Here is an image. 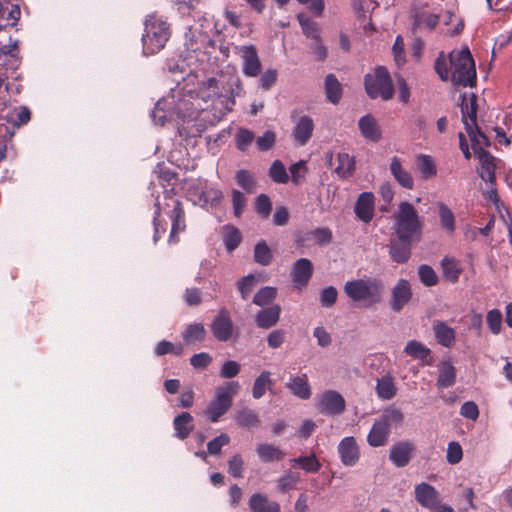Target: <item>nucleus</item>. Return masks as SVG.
Returning a JSON list of instances; mask_svg holds the SVG:
<instances>
[{"label": "nucleus", "instance_id": "20", "mask_svg": "<svg viewBox=\"0 0 512 512\" xmlns=\"http://www.w3.org/2000/svg\"><path fill=\"white\" fill-rule=\"evenodd\" d=\"M341 462L345 466H354L359 460V448L354 437H345L338 445Z\"/></svg>", "mask_w": 512, "mask_h": 512}, {"label": "nucleus", "instance_id": "12", "mask_svg": "<svg viewBox=\"0 0 512 512\" xmlns=\"http://www.w3.org/2000/svg\"><path fill=\"white\" fill-rule=\"evenodd\" d=\"M213 336L221 342L228 341L234 332V325L227 309L222 308L211 323Z\"/></svg>", "mask_w": 512, "mask_h": 512}, {"label": "nucleus", "instance_id": "56", "mask_svg": "<svg viewBox=\"0 0 512 512\" xmlns=\"http://www.w3.org/2000/svg\"><path fill=\"white\" fill-rule=\"evenodd\" d=\"M442 268L444 276L447 279L455 282L459 278L461 269L459 267L458 262L455 259L448 257L444 258L442 260Z\"/></svg>", "mask_w": 512, "mask_h": 512}, {"label": "nucleus", "instance_id": "15", "mask_svg": "<svg viewBox=\"0 0 512 512\" xmlns=\"http://www.w3.org/2000/svg\"><path fill=\"white\" fill-rule=\"evenodd\" d=\"M3 118L9 125H11V130L7 127V133H9L10 136H13L16 129L30 121L31 112L26 106H16L8 109Z\"/></svg>", "mask_w": 512, "mask_h": 512}, {"label": "nucleus", "instance_id": "46", "mask_svg": "<svg viewBox=\"0 0 512 512\" xmlns=\"http://www.w3.org/2000/svg\"><path fill=\"white\" fill-rule=\"evenodd\" d=\"M404 352L407 355L423 362H426L430 356V349L416 340L409 341L405 346Z\"/></svg>", "mask_w": 512, "mask_h": 512}, {"label": "nucleus", "instance_id": "52", "mask_svg": "<svg viewBox=\"0 0 512 512\" xmlns=\"http://www.w3.org/2000/svg\"><path fill=\"white\" fill-rule=\"evenodd\" d=\"M254 133L246 128H240L235 135V144L238 150L245 152L254 141Z\"/></svg>", "mask_w": 512, "mask_h": 512}, {"label": "nucleus", "instance_id": "5", "mask_svg": "<svg viewBox=\"0 0 512 512\" xmlns=\"http://www.w3.org/2000/svg\"><path fill=\"white\" fill-rule=\"evenodd\" d=\"M240 385L237 381L225 382L215 390L214 398L208 403L203 414L207 419L216 423L225 415L233 404V398L238 393Z\"/></svg>", "mask_w": 512, "mask_h": 512}, {"label": "nucleus", "instance_id": "1", "mask_svg": "<svg viewBox=\"0 0 512 512\" xmlns=\"http://www.w3.org/2000/svg\"><path fill=\"white\" fill-rule=\"evenodd\" d=\"M240 81L231 77L209 78L198 94L191 90L171 89L155 104L151 117L156 125L176 126L180 135L199 136L208 126L218 123L235 105V88Z\"/></svg>", "mask_w": 512, "mask_h": 512}, {"label": "nucleus", "instance_id": "11", "mask_svg": "<svg viewBox=\"0 0 512 512\" xmlns=\"http://www.w3.org/2000/svg\"><path fill=\"white\" fill-rule=\"evenodd\" d=\"M345 407V399L335 390H326L318 396V409L322 414L338 415L345 410Z\"/></svg>", "mask_w": 512, "mask_h": 512}, {"label": "nucleus", "instance_id": "41", "mask_svg": "<svg viewBox=\"0 0 512 512\" xmlns=\"http://www.w3.org/2000/svg\"><path fill=\"white\" fill-rule=\"evenodd\" d=\"M256 452L260 460L266 463L278 461L284 456V453L279 447L266 443L259 444L256 448Z\"/></svg>", "mask_w": 512, "mask_h": 512}, {"label": "nucleus", "instance_id": "10", "mask_svg": "<svg viewBox=\"0 0 512 512\" xmlns=\"http://www.w3.org/2000/svg\"><path fill=\"white\" fill-rule=\"evenodd\" d=\"M236 53L242 61V72L248 77H256L261 72V61L254 45L237 46Z\"/></svg>", "mask_w": 512, "mask_h": 512}, {"label": "nucleus", "instance_id": "45", "mask_svg": "<svg viewBox=\"0 0 512 512\" xmlns=\"http://www.w3.org/2000/svg\"><path fill=\"white\" fill-rule=\"evenodd\" d=\"M205 328L200 323H194L187 326L185 331L182 333L183 340L187 345L201 342L205 338Z\"/></svg>", "mask_w": 512, "mask_h": 512}, {"label": "nucleus", "instance_id": "36", "mask_svg": "<svg viewBox=\"0 0 512 512\" xmlns=\"http://www.w3.org/2000/svg\"><path fill=\"white\" fill-rule=\"evenodd\" d=\"M301 477L298 472L286 470L282 476L276 480V491L280 494H285L297 488Z\"/></svg>", "mask_w": 512, "mask_h": 512}, {"label": "nucleus", "instance_id": "59", "mask_svg": "<svg viewBox=\"0 0 512 512\" xmlns=\"http://www.w3.org/2000/svg\"><path fill=\"white\" fill-rule=\"evenodd\" d=\"M207 187V183L204 181H195L191 183L187 189V197L190 201L195 205L201 204L203 202L202 195L200 196V192H204Z\"/></svg>", "mask_w": 512, "mask_h": 512}, {"label": "nucleus", "instance_id": "9", "mask_svg": "<svg viewBox=\"0 0 512 512\" xmlns=\"http://www.w3.org/2000/svg\"><path fill=\"white\" fill-rule=\"evenodd\" d=\"M166 206L172 208L167 212L171 220V231L168 238V244L175 245L179 241L177 235L183 232L186 228L184 210L181 203L173 197H169V202L166 203Z\"/></svg>", "mask_w": 512, "mask_h": 512}, {"label": "nucleus", "instance_id": "51", "mask_svg": "<svg viewBox=\"0 0 512 512\" xmlns=\"http://www.w3.org/2000/svg\"><path fill=\"white\" fill-rule=\"evenodd\" d=\"M277 291L274 287H263L254 296L253 303L257 306H266L274 301L276 298Z\"/></svg>", "mask_w": 512, "mask_h": 512}, {"label": "nucleus", "instance_id": "2", "mask_svg": "<svg viewBox=\"0 0 512 512\" xmlns=\"http://www.w3.org/2000/svg\"><path fill=\"white\" fill-rule=\"evenodd\" d=\"M384 289L382 280L375 277L353 279L344 285L347 297L365 308L379 304L382 301Z\"/></svg>", "mask_w": 512, "mask_h": 512}, {"label": "nucleus", "instance_id": "13", "mask_svg": "<svg viewBox=\"0 0 512 512\" xmlns=\"http://www.w3.org/2000/svg\"><path fill=\"white\" fill-rule=\"evenodd\" d=\"M412 298V289L406 279H400L392 288L390 307L394 312H400Z\"/></svg>", "mask_w": 512, "mask_h": 512}, {"label": "nucleus", "instance_id": "14", "mask_svg": "<svg viewBox=\"0 0 512 512\" xmlns=\"http://www.w3.org/2000/svg\"><path fill=\"white\" fill-rule=\"evenodd\" d=\"M166 69L172 78V81L177 84L175 89H180L179 84L184 81L186 77H189L194 69L190 66L186 59L182 57L168 59L166 63ZM181 90H183L181 88ZM185 93L184 91H182Z\"/></svg>", "mask_w": 512, "mask_h": 512}, {"label": "nucleus", "instance_id": "33", "mask_svg": "<svg viewBox=\"0 0 512 512\" xmlns=\"http://www.w3.org/2000/svg\"><path fill=\"white\" fill-rule=\"evenodd\" d=\"M439 15L430 13L426 10H419L414 14L413 32L416 34L419 30L426 29L432 31L439 23Z\"/></svg>", "mask_w": 512, "mask_h": 512}, {"label": "nucleus", "instance_id": "61", "mask_svg": "<svg viewBox=\"0 0 512 512\" xmlns=\"http://www.w3.org/2000/svg\"><path fill=\"white\" fill-rule=\"evenodd\" d=\"M486 322L490 331L497 335L501 331L502 326V313L498 309H492L488 311L486 316Z\"/></svg>", "mask_w": 512, "mask_h": 512}, {"label": "nucleus", "instance_id": "7", "mask_svg": "<svg viewBox=\"0 0 512 512\" xmlns=\"http://www.w3.org/2000/svg\"><path fill=\"white\" fill-rule=\"evenodd\" d=\"M460 107L462 114V122L473 145H488L487 137L479 130L476 123V96L473 93L470 95H462Z\"/></svg>", "mask_w": 512, "mask_h": 512}, {"label": "nucleus", "instance_id": "60", "mask_svg": "<svg viewBox=\"0 0 512 512\" xmlns=\"http://www.w3.org/2000/svg\"><path fill=\"white\" fill-rule=\"evenodd\" d=\"M418 275L420 278V281L425 286H434L438 282V276L436 275L435 271L432 269V267L428 265H420L418 268Z\"/></svg>", "mask_w": 512, "mask_h": 512}, {"label": "nucleus", "instance_id": "8", "mask_svg": "<svg viewBox=\"0 0 512 512\" xmlns=\"http://www.w3.org/2000/svg\"><path fill=\"white\" fill-rule=\"evenodd\" d=\"M365 89L367 94L375 99L381 97L383 100L392 98L394 89L388 70L379 66L375 69L374 74L365 76Z\"/></svg>", "mask_w": 512, "mask_h": 512}, {"label": "nucleus", "instance_id": "22", "mask_svg": "<svg viewBox=\"0 0 512 512\" xmlns=\"http://www.w3.org/2000/svg\"><path fill=\"white\" fill-rule=\"evenodd\" d=\"M313 273L312 262L307 258L298 259L291 270V276L294 284L298 288L307 285Z\"/></svg>", "mask_w": 512, "mask_h": 512}, {"label": "nucleus", "instance_id": "17", "mask_svg": "<svg viewBox=\"0 0 512 512\" xmlns=\"http://www.w3.org/2000/svg\"><path fill=\"white\" fill-rule=\"evenodd\" d=\"M20 64L16 43L0 44V72L7 77L9 71H15Z\"/></svg>", "mask_w": 512, "mask_h": 512}, {"label": "nucleus", "instance_id": "50", "mask_svg": "<svg viewBox=\"0 0 512 512\" xmlns=\"http://www.w3.org/2000/svg\"><path fill=\"white\" fill-rule=\"evenodd\" d=\"M254 259L255 261L263 266H267L271 263L272 252L265 241H260L254 248Z\"/></svg>", "mask_w": 512, "mask_h": 512}, {"label": "nucleus", "instance_id": "16", "mask_svg": "<svg viewBox=\"0 0 512 512\" xmlns=\"http://www.w3.org/2000/svg\"><path fill=\"white\" fill-rule=\"evenodd\" d=\"M358 128L363 138L371 142H379L382 139V130L377 119L366 114L358 120Z\"/></svg>", "mask_w": 512, "mask_h": 512}, {"label": "nucleus", "instance_id": "43", "mask_svg": "<svg viewBox=\"0 0 512 512\" xmlns=\"http://www.w3.org/2000/svg\"><path fill=\"white\" fill-rule=\"evenodd\" d=\"M437 207L439 221L442 229L449 234L453 233L456 228L454 213L446 204L442 202L438 203Z\"/></svg>", "mask_w": 512, "mask_h": 512}, {"label": "nucleus", "instance_id": "44", "mask_svg": "<svg viewBox=\"0 0 512 512\" xmlns=\"http://www.w3.org/2000/svg\"><path fill=\"white\" fill-rule=\"evenodd\" d=\"M291 466L299 465L304 471L308 473H316L321 468V463L316 458L315 454L309 456H300L289 460Z\"/></svg>", "mask_w": 512, "mask_h": 512}, {"label": "nucleus", "instance_id": "42", "mask_svg": "<svg viewBox=\"0 0 512 512\" xmlns=\"http://www.w3.org/2000/svg\"><path fill=\"white\" fill-rule=\"evenodd\" d=\"M324 86L327 99L333 104L338 103L341 99L342 88L334 74L326 76Z\"/></svg>", "mask_w": 512, "mask_h": 512}, {"label": "nucleus", "instance_id": "21", "mask_svg": "<svg viewBox=\"0 0 512 512\" xmlns=\"http://www.w3.org/2000/svg\"><path fill=\"white\" fill-rule=\"evenodd\" d=\"M389 169L393 178L400 186L405 189H413L414 179L412 174L404 166L403 160L397 156L392 157Z\"/></svg>", "mask_w": 512, "mask_h": 512}, {"label": "nucleus", "instance_id": "48", "mask_svg": "<svg viewBox=\"0 0 512 512\" xmlns=\"http://www.w3.org/2000/svg\"><path fill=\"white\" fill-rule=\"evenodd\" d=\"M236 421L243 427H257L260 424L258 414L248 407L242 408L237 413Z\"/></svg>", "mask_w": 512, "mask_h": 512}, {"label": "nucleus", "instance_id": "28", "mask_svg": "<svg viewBox=\"0 0 512 512\" xmlns=\"http://www.w3.org/2000/svg\"><path fill=\"white\" fill-rule=\"evenodd\" d=\"M249 508L251 512H280L281 508L278 502L270 500L266 495L254 493L249 499Z\"/></svg>", "mask_w": 512, "mask_h": 512}, {"label": "nucleus", "instance_id": "23", "mask_svg": "<svg viewBox=\"0 0 512 512\" xmlns=\"http://www.w3.org/2000/svg\"><path fill=\"white\" fill-rule=\"evenodd\" d=\"M354 211L361 221L369 223L374 216V195L371 192L361 193L355 203Z\"/></svg>", "mask_w": 512, "mask_h": 512}, {"label": "nucleus", "instance_id": "6", "mask_svg": "<svg viewBox=\"0 0 512 512\" xmlns=\"http://www.w3.org/2000/svg\"><path fill=\"white\" fill-rule=\"evenodd\" d=\"M451 81L459 86H473L476 79L475 63L468 48L450 53Z\"/></svg>", "mask_w": 512, "mask_h": 512}, {"label": "nucleus", "instance_id": "62", "mask_svg": "<svg viewBox=\"0 0 512 512\" xmlns=\"http://www.w3.org/2000/svg\"><path fill=\"white\" fill-rule=\"evenodd\" d=\"M241 370V365L235 360L225 361L219 371V376L223 379H232L236 377Z\"/></svg>", "mask_w": 512, "mask_h": 512}, {"label": "nucleus", "instance_id": "58", "mask_svg": "<svg viewBox=\"0 0 512 512\" xmlns=\"http://www.w3.org/2000/svg\"><path fill=\"white\" fill-rule=\"evenodd\" d=\"M153 225H154L153 242L156 244L158 242V240L161 238L162 234L165 233V231H166V224L165 225L162 224L161 204H160L159 198H157L156 202H155Z\"/></svg>", "mask_w": 512, "mask_h": 512}, {"label": "nucleus", "instance_id": "29", "mask_svg": "<svg viewBox=\"0 0 512 512\" xmlns=\"http://www.w3.org/2000/svg\"><path fill=\"white\" fill-rule=\"evenodd\" d=\"M174 436L179 440L186 439L194 429L193 417L188 412H182L173 419Z\"/></svg>", "mask_w": 512, "mask_h": 512}, {"label": "nucleus", "instance_id": "27", "mask_svg": "<svg viewBox=\"0 0 512 512\" xmlns=\"http://www.w3.org/2000/svg\"><path fill=\"white\" fill-rule=\"evenodd\" d=\"M286 387L290 392L299 399H309L311 397V388L306 374H300L290 377Z\"/></svg>", "mask_w": 512, "mask_h": 512}, {"label": "nucleus", "instance_id": "30", "mask_svg": "<svg viewBox=\"0 0 512 512\" xmlns=\"http://www.w3.org/2000/svg\"><path fill=\"white\" fill-rule=\"evenodd\" d=\"M281 308L279 305H273L269 308L260 310L255 315V323L259 328L269 329L277 324L280 318Z\"/></svg>", "mask_w": 512, "mask_h": 512}, {"label": "nucleus", "instance_id": "53", "mask_svg": "<svg viewBox=\"0 0 512 512\" xmlns=\"http://www.w3.org/2000/svg\"><path fill=\"white\" fill-rule=\"evenodd\" d=\"M235 179L237 184L247 193H253L255 191L256 181L249 171L244 169L237 171Z\"/></svg>", "mask_w": 512, "mask_h": 512}, {"label": "nucleus", "instance_id": "26", "mask_svg": "<svg viewBox=\"0 0 512 512\" xmlns=\"http://www.w3.org/2000/svg\"><path fill=\"white\" fill-rule=\"evenodd\" d=\"M456 382V368L450 359L442 360L438 365L437 387L449 388Z\"/></svg>", "mask_w": 512, "mask_h": 512}, {"label": "nucleus", "instance_id": "57", "mask_svg": "<svg viewBox=\"0 0 512 512\" xmlns=\"http://www.w3.org/2000/svg\"><path fill=\"white\" fill-rule=\"evenodd\" d=\"M383 423L386 424V426L390 429L391 425H398L400 424L403 419L404 415L401 412L400 409L391 407L384 410L383 414L379 418Z\"/></svg>", "mask_w": 512, "mask_h": 512}, {"label": "nucleus", "instance_id": "55", "mask_svg": "<svg viewBox=\"0 0 512 512\" xmlns=\"http://www.w3.org/2000/svg\"><path fill=\"white\" fill-rule=\"evenodd\" d=\"M354 169V160L347 153L338 154V166L335 172L341 177L349 176Z\"/></svg>", "mask_w": 512, "mask_h": 512}, {"label": "nucleus", "instance_id": "64", "mask_svg": "<svg viewBox=\"0 0 512 512\" xmlns=\"http://www.w3.org/2000/svg\"><path fill=\"white\" fill-rule=\"evenodd\" d=\"M244 460L240 454H235L228 461V472L234 478L243 477Z\"/></svg>", "mask_w": 512, "mask_h": 512}, {"label": "nucleus", "instance_id": "39", "mask_svg": "<svg viewBox=\"0 0 512 512\" xmlns=\"http://www.w3.org/2000/svg\"><path fill=\"white\" fill-rule=\"evenodd\" d=\"M297 20L301 26L303 34L307 38L313 41H318L319 38H321V28L317 22L311 20L304 13H299L297 15Z\"/></svg>", "mask_w": 512, "mask_h": 512}, {"label": "nucleus", "instance_id": "3", "mask_svg": "<svg viewBox=\"0 0 512 512\" xmlns=\"http://www.w3.org/2000/svg\"><path fill=\"white\" fill-rule=\"evenodd\" d=\"M422 220L415 207L403 201L394 214V232L400 241H418L422 234Z\"/></svg>", "mask_w": 512, "mask_h": 512}, {"label": "nucleus", "instance_id": "38", "mask_svg": "<svg viewBox=\"0 0 512 512\" xmlns=\"http://www.w3.org/2000/svg\"><path fill=\"white\" fill-rule=\"evenodd\" d=\"M274 385L271 379V373L269 371H262L255 379L252 387V396L254 399H260L266 393L271 390Z\"/></svg>", "mask_w": 512, "mask_h": 512}, {"label": "nucleus", "instance_id": "47", "mask_svg": "<svg viewBox=\"0 0 512 512\" xmlns=\"http://www.w3.org/2000/svg\"><path fill=\"white\" fill-rule=\"evenodd\" d=\"M200 196L202 195V200L200 206L204 208H214L218 206L223 198V193L214 187H206L204 192H200Z\"/></svg>", "mask_w": 512, "mask_h": 512}, {"label": "nucleus", "instance_id": "4", "mask_svg": "<svg viewBox=\"0 0 512 512\" xmlns=\"http://www.w3.org/2000/svg\"><path fill=\"white\" fill-rule=\"evenodd\" d=\"M170 38L167 22L156 14H150L144 21L142 35L143 54L153 55L161 51Z\"/></svg>", "mask_w": 512, "mask_h": 512}, {"label": "nucleus", "instance_id": "49", "mask_svg": "<svg viewBox=\"0 0 512 512\" xmlns=\"http://www.w3.org/2000/svg\"><path fill=\"white\" fill-rule=\"evenodd\" d=\"M242 240L240 231L234 226L224 227V244L228 252L235 250Z\"/></svg>", "mask_w": 512, "mask_h": 512}, {"label": "nucleus", "instance_id": "37", "mask_svg": "<svg viewBox=\"0 0 512 512\" xmlns=\"http://www.w3.org/2000/svg\"><path fill=\"white\" fill-rule=\"evenodd\" d=\"M375 389L377 396L383 400L392 399L397 392V387L395 385L394 379L390 375H385L379 378L377 380Z\"/></svg>", "mask_w": 512, "mask_h": 512}, {"label": "nucleus", "instance_id": "54", "mask_svg": "<svg viewBox=\"0 0 512 512\" xmlns=\"http://www.w3.org/2000/svg\"><path fill=\"white\" fill-rule=\"evenodd\" d=\"M269 176L275 183L279 184H285L289 180L286 168L280 160H275L272 163L269 169Z\"/></svg>", "mask_w": 512, "mask_h": 512}, {"label": "nucleus", "instance_id": "24", "mask_svg": "<svg viewBox=\"0 0 512 512\" xmlns=\"http://www.w3.org/2000/svg\"><path fill=\"white\" fill-rule=\"evenodd\" d=\"M21 12L17 4L12 0H0V31L9 26H15Z\"/></svg>", "mask_w": 512, "mask_h": 512}, {"label": "nucleus", "instance_id": "25", "mask_svg": "<svg viewBox=\"0 0 512 512\" xmlns=\"http://www.w3.org/2000/svg\"><path fill=\"white\" fill-rule=\"evenodd\" d=\"M438 491L428 483L422 482L415 487V499L425 508H434L438 502Z\"/></svg>", "mask_w": 512, "mask_h": 512}, {"label": "nucleus", "instance_id": "40", "mask_svg": "<svg viewBox=\"0 0 512 512\" xmlns=\"http://www.w3.org/2000/svg\"><path fill=\"white\" fill-rule=\"evenodd\" d=\"M413 241H393L390 246V256L398 263H405L411 255V244Z\"/></svg>", "mask_w": 512, "mask_h": 512}, {"label": "nucleus", "instance_id": "19", "mask_svg": "<svg viewBox=\"0 0 512 512\" xmlns=\"http://www.w3.org/2000/svg\"><path fill=\"white\" fill-rule=\"evenodd\" d=\"M314 131V121L309 116H301L297 119L292 131L294 142L298 146H304L311 139Z\"/></svg>", "mask_w": 512, "mask_h": 512}, {"label": "nucleus", "instance_id": "63", "mask_svg": "<svg viewBox=\"0 0 512 512\" xmlns=\"http://www.w3.org/2000/svg\"><path fill=\"white\" fill-rule=\"evenodd\" d=\"M256 284L257 280L253 275L245 276L238 282V289L243 300H247L249 298Z\"/></svg>", "mask_w": 512, "mask_h": 512}, {"label": "nucleus", "instance_id": "35", "mask_svg": "<svg viewBox=\"0 0 512 512\" xmlns=\"http://www.w3.org/2000/svg\"><path fill=\"white\" fill-rule=\"evenodd\" d=\"M416 168L424 180L431 179L437 175L435 159L427 154H419L415 158Z\"/></svg>", "mask_w": 512, "mask_h": 512}, {"label": "nucleus", "instance_id": "34", "mask_svg": "<svg viewBox=\"0 0 512 512\" xmlns=\"http://www.w3.org/2000/svg\"><path fill=\"white\" fill-rule=\"evenodd\" d=\"M390 429L380 419L375 421L368 436L367 442L372 447H380L386 444Z\"/></svg>", "mask_w": 512, "mask_h": 512}, {"label": "nucleus", "instance_id": "31", "mask_svg": "<svg viewBox=\"0 0 512 512\" xmlns=\"http://www.w3.org/2000/svg\"><path fill=\"white\" fill-rule=\"evenodd\" d=\"M433 332L437 342L440 345L446 348L453 346L456 339V333L455 330L448 326L445 322L439 320L434 321Z\"/></svg>", "mask_w": 512, "mask_h": 512}, {"label": "nucleus", "instance_id": "32", "mask_svg": "<svg viewBox=\"0 0 512 512\" xmlns=\"http://www.w3.org/2000/svg\"><path fill=\"white\" fill-rule=\"evenodd\" d=\"M480 149L484 146L478 145ZM479 160H480V169L478 171L481 179L491 185H494L495 182V165H494V157H492L487 152L481 150L479 152Z\"/></svg>", "mask_w": 512, "mask_h": 512}, {"label": "nucleus", "instance_id": "18", "mask_svg": "<svg viewBox=\"0 0 512 512\" xmlns=\"http://www.w3.org/2000/svg\"><path fill=\"white\" fill-rule=\"evenodd\" d=\"M415 446L410 441H401L390 449L389 459L396 467H405L412 458Z\"/></svg>", "mask_w": 512, "mask_h": 512}]
</instances>
